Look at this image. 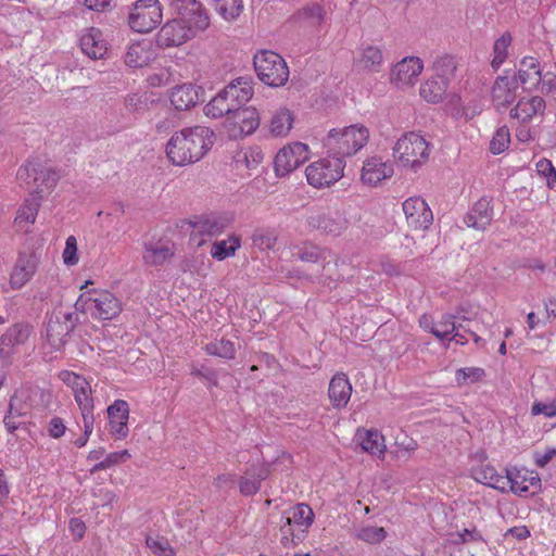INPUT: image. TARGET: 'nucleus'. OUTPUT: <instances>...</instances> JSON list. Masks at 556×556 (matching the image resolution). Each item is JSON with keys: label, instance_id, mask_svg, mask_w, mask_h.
<instances>
[{"label": "nucleus", "instance_id": "obj_10", "mask_svg": "<svg viewBox=\"0 0 556 556\" xmlns=\"http://www.w3.org/2000/svg\"><path fill=\"white\" fill-rule=\"evenodd\" d=\"M260 114L253 106L239 105L225 119V127L230 139H238L253 134L260 126Z\"/></svg>", "mask_w": 556, "mask_h": 556}, {"label": "nucleus", "instance_id": "obj_48", "mask_svg": "<svg viewBox=\"0 0 556 556\" xmlns=\"http://www.w3.org/2000/svg\"><path fill=\"white\" fill-rule=\"evenodd\" d=\"M277 236L270 229H256L252 235V243L262 251L271 250L276 245Z\"/></svg>", "mask_w": 556, "mask_h": 556}, {"label": "nucleus", "instance_id": "obj_59", "mask_svg": "<svg viewBox=\"0 0 556 556\" xmlns=\"http://www.w3.org/2000/svg\"><path fill=\"white\" fill-rule=\"evenodd\" d=\"M63 261L66 265H75L78 262L77 241L74 236H70L66 239L65 249L63 251Z\"/></svg>", "mask_w": 556, "mask_h": 556}, {"label": "nucleus", "instance_id": "obj_5", "mask_svg": "<svg viewBox=\"0 0 556 556\" xmlns=\"http://www.w3.org/2000/svg\"><path fill=\"white\" fill-rule=\"evenodd\" d=\"M254 70L258 79L269 87L285 86L289 79V68L285 59L270 50L254 55Z\"/></svg>", "mask_w": 556, "mask_h": 556}, {"label": "nucleus", "instance_id": "obj_62", "mask_svg": "<svg viewBox=\"0 0 556 556\" xmlns=\"http://www.w3.org/2000/svg\"><path fill=\"white\" fill-rule=\"evenodd\" d=\"M130 458V454L128 450H123L119 452H113L106 455V457L103 459L106 468H111L115 465L125 463L127 459Z\"/></svg>", "mask_w": 556, "mask_h": 556}, {"label": "nucleus", "instance_id": "obj_35", "mask_svg": "<svg viewBox=\"0 0 556 556\" xmlns=\"http://www.w3.org/2000/svg\"><path fill=\"white\" fill-rule=\"evenodd\" d=\"M356 439L362 450L370 455L382 456L386 452L384 438L377 430L357 431Z\"/></svg>", "mask_w": 556, "mask_h": 556}, {"label": "nucleus", "instance_id": "obj_17", "mask_svg": "<svg viewBox=\"0 0 556 556\" xmlns=\"http://www.w3.org/2000/svg\"><path fill=\"white\" fill-rule=\"evenodd\" d=\"M327 11L319 2H308L298 9L288 22L299 27H307L314 31H319L327 23Z\"/></svg>", "mask_w": 556, "mask_h": 556}, {"label": "nucleus", "instance_id": "obj_23", "mask_svg": "<svg viewBox=\"0 0 556 556\" xmlns=\"http://www.w3.org/2000/svg\"><path fill=\"white\" fill-rule=\"evenodd\" d=\"M39 264L36 253H20L10 277V285L13 289H21L35 275Z\"/></svg>", "mask_w": 556, "mask_h": 556}, {"label": "nucleus", "instance_id": "obj_11", "mask_svg": "<svg viewBox=\"0 0 556 556\" xmlns=\"http://www.w3.org/2000/svg\"><path fill=\"white\" fill-rule=\"evenodd\" d=\"M169 5L178 20L195 27V30H205L210 26L208 14L200 1L170 0Z\"/></svg>", "mask_w": 556, "mask_h": 556}, {"label": "nucleus", "instance_id": "obj_61", "mask_svg": "<svg viewBox=\"0 0 556 556\" xmlns=\"http://www.w3.org/2000/svg\"><path fill=\"white\" fill-rule=\"evenodd\" d=\"M66 431V426L64 425V421L60 417H53L49 421L48 425V432L49 435L53 439L61 438Z\"/></svg>", "mask_w": 556, "mask_h": 556}, {"label": "nucleus", "instance_id": "obj_41", "mask_svg": "<svg viewBox=\"0 0 556 556\" xmlns=\"http://www.w3.org/2000/svg\"><path fill=\"white\" fill-rule=\"evenodd\" d=\"M513 37L509 31L504 33L497 38L493 45V60L491 66L497 71L505 62L508 55V47L510 46Z\"/></svg>", "mask_w": 556, "mask_h": 556}, {"label": "nucleus", "instance_id": "obj_45", "mask_svg": "<svg viewBox=\"0 0 556 556\" xmlns=\"http://www.w3.org/2000/svg\"><path fill=\"white\" fill-rule=\"evenodd\" d=\"M42 195L34 197L31 195L30 199H27L24 203V205L18 210L17 216L15 218L16 222H28V223H35L36 216L38 214L40 202H41Z\"/></svg>", "mask_w": 556, "mask_h": 556}, {"label": "nucleus", "instance_id": "obj_12", "mask_svg": "<svg viewBox=\"0 0 556 556\" xmlns=\"http://www.w3.org/2000/svg\"><path fill=\"white\" fill-rule=\"evenodd\" d=\"M308 149L302 142L281 148L274 160L275 173L278 177H283L296 169L307 160Z\"/></svg>", "mask_w": 556, "mask_h": 556}, {"label": "nucleus", "instance_id": "obj_52", "mask_svg": "<svg viewBox=\"0 0 556 556\" xmlns=\"http://www.w3.org/2000/svg\"><path fill=\"white\" fill-rule=\"evenodd\" d=\"M485 376L484 369L480 367H466L456 370V381L459 386L475 383Z\"/></svg>", "mask_w": 556, "mask_h": 556}, {"label": "nucleus", "instance_id": "obj_31", "mask_svg": "<svg viewBox=\"0 0 556 556\" xmlns=\"http://www.w3.org/2000/svg\"><path fill=\"white\" fill-rule=\"evenodd\" d=\"M81 51L92 60H99L106 53V43L102 38V33L96 28L90 27L80 37Z\"/></svg>", "mask_w": 556, "mask_h": 556}, {"label": "nucleus", "instance_id": "obj_33", "mask_svg": "<svg viewBox=\"0 0 556 556\" xmlns=\"http://www.w3.org/2000/svg\"><path fill=\"white\" fill-rule=\"evenodd\" d=\"M64 376L67 378H63L66 382H72L75 384V400L79 406L81 415H90L93 410V399L87 392L88 382L77 374L64 371Z\"/></svg>", "mask_w": 556, "mask_h": 556}, {"label": "nucleus", "instance_id": "obj_54", "mask_svg": "<svg viewBox=\"0 0 556 556\" xmlns=\"http://www.w3.org/2000/svg\"><path fill=\"white\" fill-rule=\"evenodd\" d=\"M382 52L379 48L368 46L363 50L361 62L365 68L377 70V67L382 63Z\"/></svg>", "mask_w": 556, "mask_h": 556}, {"label": "nucleus", "instance_id": "obj_2", "mask_svg": "<svg viewBox=\"0 0 556 556\" xmlns=\"http://www.w3.org/2000/svg\"><path fill=\"white\" fill-rule=\"evenodd\" d=\"M253 97L251 79L238 77L222 89L205 106L204 113L212 118L228 117L239 105H245Z\"/></svg>", "mask_w": 556, "mask_h": 556}, {"label": "nucleus", "instance_id": "obj_55", "mask_svg": "<svg viewBox=\"0 0 556 556\" xmlns=\"http://www.w3.org/2000/svg\"><path fill=\"white\" fill-rule=\"evenodd\" d=\"M387 531L382 527H364L357 532V538L370 544H377L383 541Z\"/></svg>", "mask_w": 556, "mask_h": 556}, {"label": "nucleus", "instance_id": "obj_13", "mask_svg": "<svg viewBox=\"0 0 556 556\" xmlns=\"http://www.w3.org/2000/svg\"><path fill=\"white\" fill-rule=\"evenodd\" d=\"M195 31V27H191L178 18H173L159 30L156 45L160 48L177 47L191 39Z\"/></svg>", "mask_w": 556, "mask_h": 556}, {"label": "nucleus", "instance_id": "obj_8", "mask_svg": "<svg viewBox=\"0 0 556 556\" xmlns=\"http://www.w3.org/2000/svg\"><path fill=\"white\" fill-rule=\"evenodd\" d=\"M78 324L79 317L75 312H53L46 327V336L49 344L55 351H61Z\"/></svg>", "mask_w": 556, "mask_h": 556}, {"label": "nucleus", "instance_id": "obj_1", "mask_svg": "<svg viewBox=\"0 0 556 556\" xmlns=\"http://www.w3.org/2000/svg\"><path fill=\"white\" fill-rule=\"evenodd\" d=\"M215 142V132L205 126L185 128L172 136L166 146V155L176 166L201 160Z\"/></svg>", "mask_w": 556, "mask_h": 556}, {"label": "nucleus", "instance_id": "obj_38", "mask_svg": "<svg viewBox=\"0 0 556 556\" xmlns=\"http://www.w3.org/2000/svg\"><path fill=\"white\" fill-rule=\"evenodd\" d=\"M241 248V239L237 235H230L227 240H216L211 248V255L217 261H224L233 256Z\"/></svg>", "mask_w": 556, "mask_h": 556}, {"label": "nucleus", "instance_id": "obj_36", "mask_svg": "<svg viewBox=\"0 0 556 556\" xmlns=\"http://www.w3.org/2000/svg\"><path fill=\"white\" fill-rule=\"evenodd\" d=\"M471 477L479 483L491 486L496 490L504 491L505 490V481L504 477L501 476L496 469L486 464L473 467L471 469Z\"/></svg>", "mask_w": 556, "mask_h": 556}, {"label": "nucleus", "instance_id": "obj_25", "mask_svg": "<svg viewBox=\"0 0 556 556\" xmlns=\"http://www.w3.org/2000/svg\"><path fill=\"white\" fill-rule=\"evenodd\" d=\"M491 202V198H480L465 215L464 223L477 230H485L493 220V206Z\"/></svg>", "mask_w": 556, "mask_h": 556}, {"label": "nucleus", "instance_id": "obj_53", "mask_svg": "<svg viewBox=\"0 0 556 556\" xmlns=\"http://www.w3.org/2000/svg\"><path fill=\"white\" fill-rule=\"evenodd\" d=\"M536 173L546 179L549 189H556V168L552 161L543 157L535 164Z\"/></svg>", "mask_w": 556, "mask_h": 556}, {"label": "nucleus", "instance_id": "obj_44", "mask_svg": "<svg viewBox=\"0 0 556 556\" xmlns=\"http://www.w3.org/2000/svg\"><path fill=\"white\" fill-rule=\"evenodd\" d=\"M433 68L437 77L444 78L446 83H448L451 77L455 74L457 64L454 56L445 54L435 59Z\"/></svg>", "mask_w": 556, "mask_h": 556}, {"label": "nucleus", "instance_id": "obj_49", "mask_svg": "<svg viewBox=\"0 0 556 556\" xmlns=\"http://www.w3.org/2000/svg\"><path fill=\"white\" fill-rule=\"evenodd\" d=\"M509 129L506 126H502L495 131L492 140L490 141V151L493 154H500L509 147Z\"/></svg>", "mask_w": 556, "mask_h": 556}, {"label": "nucleus", "instance_id": "obj_58", "mask_svg": "<svg viewBox=\"0 0 556 556\" xmlns=\"http://www.w3.org/2000/svg\"><path fill=\"white\" fill-rule=\"evenodd\" d=\"M298 257L307 263H317L325 260L324 251L316 245H304L299 250Z\"/></svg>", "mask_w": 556, "mask_h": 556}, {"label": "nucleus", "instance_id": "obj_32", "mask_svg": "<svg viewBox=\"0 0 556 556\" xmlns=\"http://www.w3.org/2000/svg\"><path fill=\"white\" fill-rule=\"evenodd\" d=\"M540 62L533 56H525L520 62V68L513 79L523 89H530L541 81Z\"/></svg>", "mask_w": 556, "mask_h": 556}, {"label": "nucleus", "instance_id": "obj_6", "mask_svg": "<svg viewBox=\"0 0 556 556\" xmlns=\"http://www.w3.org/2000/svg\"><path fill=\"white\" fill-rule=\"evenodd\" d=\"M393 154L403 166L416 169L428 161L429 143L422 136L408 132L397 140Z\"/></svg>", "mask_w": 556, "mask_h": 556}, {"label": "nucleus", "instance_id": "obj_28", "mask_svg": "<svg viewBox=\"0 0 556 556\" xmlns=\"http://www.w3.org/2000/svg\"><path fill=\"white\" fill-rule=\"evenodd\" d=\"M244 473L239 480V490L243 496H251L260 491L261 482L269 477L270 471L266 465L258 464L250 466Z\"/></svg>", "mask_w": 556, "mask_h": 556}, {"label": "nucleus", "instance_id": "obj_27", "mask_svg": "<svg viewBox=\"0 0 556 556\" xmlns=\"http://www.w3.org/2000/svg\"><path fill=\"white\" fill-rule=\"evenodd\" d=\"M393 175V167L382 161L381 157L372 156L363 166L361 179L369 186H377L380 181Z\"/></svg>", "mask_w": 556, "mask_h": 556}, {"label": "nucleus", "instance_id": "obj_30", "mask_svg": "<svg viewBox=\"0 0 556 556\" xmlns=\"http://www.w3.org/2000/svg\"><path fill=\"white\" fill-rule=\"evenodd\" d=\"M199 90L202 91L201 88H197L191 84H184L180 86H176L172 89L170 92V103L177 111H187L191 108L195 106L199 101Z\"/></svg>", "mask_w": 556, "mask_h": 556}, {"label": "nucleus", "instance_id": "obj_22", "mask_svg": "<svg viewBox=\"0 0 556 556\" xmlns=\"http://www.w3.org/2000/svg\"><path fill=\"white\" fill-rule=\"evenodd\" d=\"M108 418L111 434L123 440L128 437L129 405L124 400H115L108 408Z\"/></svg>", "mask_w": 556, "mask_h": 556}, {"label": "nucleus", "instance_id": "obj_3", "mask_svg": "<svg viewBox=\"0 0 556 556\" xmlns=\"http://www.w3.org/2000/svg\"><path fill=\"white\" fill-rule=\"evenodd\" d=\"M369 130L364 125H351L329 130L324 139V147L329 156L345 161L357 153L367 142Z\"/></svg>", "mask_w": 556, "mask_h": 556}, {"label": "nucleus", "instance_id": "obj_63", "mask_svg": "<svg viewBox=\"0 0 556 556\" xmlns=\"http://www.w3.org/2000/svg\"><path fill=\"white\" fill-rule=\"evenodd\" d=\"M531 413L536 415H544L548 418L556 416V406L554 404H545L542 402H535L532 405Z\"/></svg>", "mask_w": 556, "mask_h": 556}, {"label": "nucleus", "instance_id": "obj_9", "mask_svg": "<svg viewBox=\"0 0 556 556\" xmlns=\"http://www.w3.org/2000/svg\"><path fill=\"white\" fill-rule=\"evenodd\" d=\"M163 17L159 0H137L128 16V23L137 33H149L161 24Z\"/></svg>", "mask_w": 556, "mask_h": 556}, {"label": "nucleus", "instance_id": "obj_42", "mask_svg": "<svg viewBox=\"0 0 556 556\" xmlns=\"http://www.w3.org/2000/svg\"><path fill=\"white\" fill-rule=\"evenodd\" d=\"M204 350L208 355L225 359H233L236 356L235 344L227 339L212 341L205 345Z\"/></svg>", "mask_w": 556, "mask_h": 556}, {"label": "nucleus", "instance_id": "obj_43", "mask_svg": "<svg viewBox=\"0 0 556 556\" xmlns=\"http://www.w3.org/2000/svg\"><path fill=\"white\" fill-rule=\"evenodd\" d=\"M215 10L226 21H232L237 18L243 9L242 0H213Z\"/></svg>", "mask_w": 556, "mask_h": 556}, {"label": "nucleus", "instance_id": "obj_14", "mask_svg": "<svg viewBox=\"0 0 556 556\" xmlns=\"http://www.w3.org/2000/svg\"><path fill=\"white\" fill-rule=\"evenodd\" d=\"M31 330L33 327L29 324L16 323L8 328L0 337V364L2 366H9L11 364L15 346L24 344L31 333Z\"/></svg>", "mask_w": 556, "mask_h": 556}, {"label": "nucleus", "instance_id": "obj_29", "mask_svg": "<svg viewBox=\"0 0 556 556\" xmlns=\"http://www.w3.org/2000/svg\"><path fill=\"white\" fill-rule=\"evenodd\" d=\"M352 384L343 372L336 374L328 388L329 400L334 408H343L350 401Z\"/></svg>", "mask_w": 556, "mask_h": 556}, {"label": "nucleus", "instance_id": "obj_50", "mask_svg": "<svg viewBox=\"0 0 556 556\" xmlns=\"http://www.w3.org/2000/svg\"><path fill=\"white\" fill-rule=\"evenodd\" d=\"M146 544L156 556H174V551L165 538L148 535Z\"/></svg>", "mask_w": 556, "mask_h": 556}, {"label": "nucleus", "instance_id": "obj_60", "mask_svg": "<svg viewBox=\"0 0 556 556\" xmlns=\"http://www.w3.org/2000/svg\"><path fill=\"white\" fill-rule=\"evenodd\" d=\"M93 299L94 295L92 293V290L86 291L85 293L80 294L78 299L76 300L74 307L75 313H90L93 311Z\"/></svg>", "mask_w": 556, "mask_h": 556}, {"label": "nucleus", "instance_id": "obj_19", "mask_svg": "<svg viewBox=\"0 0 556 556\" xmlns=\"http://www.w3.org/2000/svg\"><path fill=\"white\" fill-rule=\"evenodd\" d=\"M505 478L509 483L510 491L516 495H534L535 491L530 492L531 486L536 491L541 490V479L538 473L529 471L526 468H507Z\"/></svg>", "mask_w": 556, "mask_h": 556}, {"label": "nucleus", "instance_id": "obj_46", "mask_svg": "<svg viewBox=\"0 0 556 556\" xmlns=\"http://www.w3.org/2000/svg\"><path fill=\"white\" fill-rule=\"evenodd\" d=\"M149 55L146 49L140 43H134L128 48L125 55V63L129 67L138 68L147 65Z\"/></svg>", "mask_w": 556, "mask_h": 556}, {"label": "nucleus", "instance_id": "obj_24", "mask_svg": "<svg viewBox=\"0 0 556 556\" xmlns=\"http://www.w3.org/2000/svg\"><path fill=\"white\" fill-rule=\"evenodd\" d=\"M424 68L422 61L417 56H406L391 70L390 80L396 86L409 85L418 77Z\"/></svg>", "mask_w": 556, "mask_h": 556}, {"label": "nucleus", "instance_id": "obj_4", "mask_svg": "<svg viewBox=\"0 0 556 556\" xmlns=\"http://www.w3.org/2000/svg\"><path fill=\"white\" fill-rule=\"evenodd\" d=\"M16 178L20 181L30 184V178L35 186L31 195H42L43 189H53L61 178V173L54 167L47 166L46 163L38 156L28 159L22 164L16 173Z\"/></svg>", "mask_w": 556, "mask_h": 556}, {"label": "nucleus", "instance_id": "obj_34", "mask_svg": "<svg viewBox=\"0 0 556 556\" xmlns=\"http://www.w3.org/2000/svg\"><path fill=\"white\" fill-rule=\"evenodd\" d=\"M544 109L545 101L539 96L529 99L521 98L516 106L510 110V116L525 123L531 119L535 114L543 112Z\"/></svg>", "mask_w": 556, "mask_h": 556}, {"label": "nucleus", "instance_id": "obj_47", "mask_svg": "<svg viewBox=\"0 0 556 556\" xmlns=\"http://www.w3.org/2000/svg\"><path fill=\"white\" fill-rule=\"evenodd\" d=\"M286 519H289L292 523L308 528L314 521V511L307 504L300 503L291 510V516Z\"/></svg>", "mask_w": 556, "mask_h": 556}, {"label": "nucleus", "instance_id": "obj_7", "mask_svg": "<svg viewBox=\"0 0 556 556\" xmlns=\"http://www.w3.org/2000/svg\"><path fill=\"white\" fill-rule=\"evenodd\" d=\"M345 161L326 156L309 164L306 169L307 182L315 188H325L333 185L343 177Z\"/></svg>", "mask_w": 556, "mask_h": 556}, {"label": "nucleus", "instance_id": "obj_20", "mask_svg": "<svg viewBox=\"0 0 556 556\" xmlns=\"http://www.w3.org/2000/svg\"><path fill=\"white\" fill-rule=\"evenodd\" d=\"M46 395L45 390L39 387H23L15 390L9 400V413L15 415L26 416L33 407L38 403L37 400H42Z\"/></svg>", "mask_w": 556, "mask_h": 556}, {"label": "nucleus", "instance_id": "obj_37", "mask_svg": "<svg viewBox=\"0 0 556 556\" xmlns=\"http://www.w3.org/2000/svg\"><path fill=\"white\" fill-rule=\"evenodd\" d=\"M447 86L446 79L434 77L420 86L419 94L429 103H439L443 100Z\"/></svg>", "mask_w": 556, "mask_h": 556}, {"label": "nucleus", "instance_id": "obj_57", "mask_svg": "<svg viewBox=\"0 0 556 556\" xmlns=\"http://www.w3.org/2000/svg\"><path fill=\"white\" fill-rule=\"evenodd\" d=\"M147 106L148 99L144 94L132 93L125 98V108L130 113H141Z\"/></svg>", "mask_w": 556, "mask_h": 556}, {"label": "nucleus", "instance_id": "obj_40", "mask_svg": "<svg viewBox=\"0 0 556 556\" xmlns=\"http://www.w3.org/2000/svg\"><path fill=\"white\" fill-rule=\"evenodd\" d=\"M293 116L288 109H280L274 113L269 130L274 136H286L292 128Z\"/></svg>", "mask_w": 556, "mask_h": 556}, {"label": "nucleus", "instance_id": "obj_51", "mask_svg": "<svg viewBox=\"0 0 556 556\" xmlns=\"http://www.w3.org/2000/svg\"><path fill=\"white\" fill-rule=\"evenodd\" d=\"M451 543L453 545H462L473 542H485L481 531H479L476 527L471 529H464L463 531H458L451 535Z\"/></svg>", "mask_w": 556, "mask_h": 556}, {"label": "nucleus", "instance_id": "obj_18", "mask_svg": "<svg viewBox=\"0 0 556 556\" xmlns=\"http://www.w3.org/2000/svg\"><path fill=\"white\" fill-rule=\"evenodd\" d=\"M232 218L222 214H206L194 216L187 223L190 225L192 236L199 235L201 237H214L223 233L231 224Z\"/></svg>", "mask_w": 556, "mask_h": 556}, {"label": "nucleus", "instance_id": "obj_39", "mask_svg": "<svg viewBox=\"0 0 556 556\" xmlns=\"http://www.w3.org/2000/svg\"><path fill=\"white\" fill-rule=\"evenodd\" d=\"M174 256V251L166 245L144 243L143 262L150 266H161Z\"/></svg>", "mask_w": 556, "mask_h": 556}, {"label": "nucleus", "instance_id": "obj_21", "mask_svg": "<svg viewBox=\"0 0 556 556\" xmlns=\"http://www.w3.org/2000/svg\"><path fill=\"white\" fill-rule=\"evenodd\" d=\"M94 295L91 316L97 319L111 320L123 311L122 302L110 291L92 289Z\"/></svg>", "mask_w": 556, "mask_h": 556}, {"label": "nucleus", "instance_id": "obj_56", "mask_svg": "<svg viewBox=\"0 0 556 556\" xmlns=\"http://www.w3.org/2000/svg\"><path fill=\"white\" fill-rule=\"evenodd\" d=\"M454 319V315H443L441 320L437 324V331H433V336L439 340L446 339L451 333H453L456 330V324Z\"/></svg>", "mask_w": 556, "mask_h": 556}, {"label": "nucleus", "instance_id": "obj_15", "mask_svg": "<svg viewBox=\"0 0 556 556\" xmlns=\"http://www.w3.org/2000/svg\"><path fill=\"white\" fill-rule=\"evenodd\" d=\"M407 224L415 230H427L433 223V214L421 197H410L402 204Z\"/></svg>", "mask_w": 556, "mask_h": 556}, {"label": "nucleus", "instance_id": "obj_26", "mask_svg": "<svg viewBox=\"0 0 556 556\" xmlns=\"http://www.w3.org/2000/svg\"><path fill=\"white\" fill-rule=\"evenodd\" d=\"M517 79L498 76L492 87V101L497 110L508 108L516 99Z\"/></svg>", "mask_w": 556, "mask_h": 556}, {"label": "nucleus", "instance_id": "obj_64", "mask_svg": "<svg viewBox=\"0 0 556 556\" xmlns=\"http://www.w3.org/2000/svg\"><path fill=\"white\" fill-rule=\"evenodd\" d=\"M191 375L199 378H203L215 387L218 384L217 372L212 368H193L191 370Z\"/></svg>", "mask_w": 556, "mask_h": 556}, {"label": "nucleus", "instance_id": "obj_16", "mask_svg": "<svg viewBox=\"0 0 556 556\" xmlns=\"http://www.w3.org/2000/svg\"><path fill=\"white\" fill-rule=\"evenodd\" d=\"M311 228L323 233L339 236L348 227V220L337 210L324 208L316 211L307 218Z\"/></svg>", "mask_w": 556, "mask_h": 556}]
</instances>
